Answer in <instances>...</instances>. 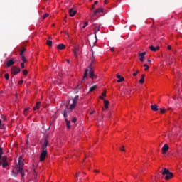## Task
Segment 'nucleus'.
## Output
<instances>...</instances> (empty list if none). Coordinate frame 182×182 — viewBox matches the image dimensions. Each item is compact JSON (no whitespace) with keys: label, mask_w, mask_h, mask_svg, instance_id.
<instances>
[{"label":"nucleus","mask_w":182,"mask_h":182,"mask_svg":"<svg viewBox=\"0 0 182 182\" xmlns=\"http://www.w3.org/2000/svg\"><path fill=\"white\" fill-rule=\"evenodd\" d=\"M23 166H25V164H23V161H22V158H18V173L21 174L22 177H25V173H23Z\"/></svg>","instance_id":"nucleus-1"},{"label":"nucleus","mask_w":182,"mask_h":182,"mask_svg":"<svg viewBox=\"0 0 182 182\" xmlns=\"http://www.w3.org/2000/svg\"><path fill=\"white\" fill-rule=\"evenodd\" d=\"M11 73L12 75H18V73H21V68L16 66H13L11 68Z\"/></svg>","instance_id":"nucleus-2"},{"label":"nucleus","mask_w":182,"mask_h":182,"mask_svg":"<svg viewBox=\"0 0 182 182\" xmlns=\"http://www.w3.org/2000/svg\"><path fill=\"white\" fill-rule=\"evenodd\" d=\"M49 144V141L48 139H45L44 143L42 146V151L48 152V145Z\"/></svg>","instance_id":"nucleus-3"},{"label":"nucleus","mask_w":182,"mask_h":182,"mask_svg":"<svg viewBox=\"0 0 182 182\" xmlns=\"http://www.w3.org/2000/svg\"><path fill=\"white\" fill-rule=\"evenodd\" d=\"M18 174H21L19 172V168L18 166H16L12 170V176H18Z\"/></svg>","instance_id":"nucleus-4"},{"label":"nucleus","mask_w":182,"mask_h":182,"mask_svg":"<svg viewBox=\"0 0 182 182\" xmlns=\"http://www.w3.org/2000/svg\"><path fill=\"white\" fill-rule=\"evenodd\" d=\"M48 152L42 151L40 155V161H43L46 159Z\"/></svg>","instance_id":"nucleus-5"},{"label":"nucleus","mask_w":182,"mask_h":182,"mask_svg":"<svg viewBox=\"0 0 182 182\" xmlns=\"http://www.w3.org/2000/svg\"><path fill=\"white\" fill-rule=\"evenodd\" d=\"M100 31V26H95L94 28V35H95V38L96 39V41H97V32H99Z\"/></svg>","instance_id":"nucleus-6"},{"label":"nucleus","mask_w":182,"mask_h":182,"mask_svg":"<svg viewBox=\"0 0 182 182\" xmlns=\"http://www.w3.org/2000/svg\"><path fill=\"white\" fill-rule=\"evenodd\" d=\"M168 149H169L168 144H165L164 145V146L162 147V153H163V154H166L167 153V151H168Z\"/></svg>","instance_id":"nucleus-7"},{"label":"nucleus","mask_w":182,"mask_h":182,"mask_svg":"<svg viewBox=\"0 0 182 182\" xmlns=\"http://www.w3.org/2000/svg\"><path fill=\"white\" fill-rule=\"evenodd\" d=\"M170 173H171V172H170V171L166 168H163V171H162V176H168L170 175Z\"/></svg>","instance_id":"nucleus-8"},{"label":"nucleus","mask_w":182,"mask_h":182,"mask_svg":"<svg viewBox=\"0 0 182 182\" xmlns=\"http://www.w3.org/2000/svg\"><path fill=\"white\" fill-rule=\"evenodd\" d=\"M146 52L139 53V57L140 58L139 60L141 62H144V56H146Z\"/></svg>","instance_id":"nucleus-9"},{"label":"nucleus","mask_w":182,"mask_h":182,"mask_svg":"<svg viewBox=\"0 0 182 182\" xmlns=\"http://www.w3.org/2000/svg\"><path fill=\"white\" fill-rule=\"evenodd\" d=\"M89 75H90V77L91 79H96V77H97V75H95V73L93 72L92 70H90V72H89Z\"/></svg>","instance_id":"nucleus-10"},{"label":"nucleus","mask_w":182,"mask_h":182,"mask_svg":"<svg viewBox=\"0 0 182 182\" xmlns=\"http://www.w3.org/2000/svg\"><path fill=\"white\" fill-rule=\"evenodd\" d=\"M149 49L151 50V52H157L159 49H160V46L154 47L153 46H149Z\"/></svg>","instance_id":"nucleus-11"},{"label":"nucleus","mask_w":182,"mask_h":182,"mask_svg":"<svg viewBox=\"0 0 182 182\" xmlns=\"http://www.w3.org/2000/svg\"><path fill=\"white\" fill-rule=\"evenodd\" d=\"M6 162H8V158L6 156H2V155H0V163Z\"/></svg>","instance_id":"nucleus-12"},{"label":"nucleus","mask_w":182,"mask_h":182,"mask_svg":"<svg viewBox=\"0 0 182 182\" xmlns=\"http://www.w3.org/2000/svg\"><path fill=\"white\" fill-rule=\"evenodd\" d=\"M117 82L118 83H122V82L124 81V77H122V75L117 74Z\"/></svg>","instance_id":"nucleus-13"},{"label":"nucleus","mask_w":182,"mask_h":182,"mask_svg":"<svg viewBox=\"0 0 182 182\" xmlns=\"http://www.w3.org/2000/svg\"><path fill=\"white\" fill-rule=\"evenodd\" d=\"M87 75H89V70L86 69L85 73H84V76H83L82 82H85V79H87Z\"/></svg>","instance_id":"nucleus-14"},{"label":"nucleus","mask_w":182,"mask_h":182,"mask_svg":"<svg viewBox=\"0 0 182 182\" xmlns=\"http://www.w3.org/2000/svg\"><path fill=\"white\" fill-rule=\"evenodd\" d=\"M7 68H11L13 65H15V61H14V59H11L7 62Z\"/></svg>","instance_id":"nucleus-15"},{"label":"nucleus","mask_w":182,"mask_h":182,"mask_svg":"<svg viewBox=\"0 0 182 182\" xmlns=\"http://www.w3.org/2000/svg\"><path fill=\"white\" fill-rule=\"evenodd\" d=\"M76 10L73 9H69V14H70V16H75V15H76Z\"/></svg>","instance_id":"nucleus-16"},{"label":"nucleus","mask_w":182,"mask_h":182,"mask_svg":"<svg viewBox=\"0 0 182 182\" xmlns=\"http://www.w3.org/2000/svg\"><path fill=\"white\" fill-rule=\"evenodd\" d=\"M100 12H103V8H99L97 10H95L92 15V16H95L97 14H100Z\"/></svg>","instance_id":"nucleus-17"},{"label":"nucleus","mask_w":182,"mask_h":182,"mask_svg":"<svg viewBox=\"0 0 182 182\" xmlns=\"http://www.w3.org/2000/svg\"><path fill=\"white\" fill-rule=\"evenodd\" d=\"M66 48V46H65V44H59L58 46H57V49H58L59 50H63V49H65Z\"/></svg>","instance_id":"nucleus-18"},{"label":"nucleus","mask_w":182,"mask_h":182,"mask_svg":"<svg viewBox=\"0 0 182 182\" xmlns=\"http://www.w3.org/2000/svg\"><path fill=\"white\" fill-rule=\"evenodd\" d=\"M77 52H79V48L75 47L73 49V54H74L75 58H77V56H78Z\"/></svg>","instance_id":"nucleus-19"},{"label":"nucleus","mask_w":182,"mask_h":182,"mask_svg":"<svg viewBox=\"0 0 182 182\" xmlns=\"http://www.w3.org/2000/svg\"><path fill=\"white\" fill-rule=\"evenodd\" d=\"M151 108L153 112H157L159 110V106H157V105H151Z\"/></svg>","instance_id":"nucleus-20"},{"label":"nucleus","mask_w":182,"mask_h":182,"mask_svg":"<svg viewBox=\"0 0 182 182\" xmlns=\"http://www.w3.org/2000/svg\"><path fill=\"white\" fill-rule=\"evenodd\" d=\"M78 100H79V95L75 96L73 100V104L77 105Z\"/></svg>","instance_id":"nucleus-21"},{"label":"nucleus","mask_w":182,"mask_h":182,"mask_svg":"<svg viewBox=\"0 0 182 182\" xmlns=\"http://www.w3.org/2000/svg\"><path fill=\"white\" fill-rule=\"evenodd\" d=\"M171 178H173V173L171 172L169 175H167L165 176V180H170Z\"/></svg>","instance_id":"nucleus-22"},{"label":"nucleus","mask_w":182,"mask_h":182,"mask_svg":"<svg viewBox=\"0 0 182 182\" xmlns=\"http://www.w3.org/2000/svg\"><path fill=\"white\" fill-rule=\"evenodd\" d=\"M41 107V102H37L36 106L33 107V110H36Z\"/></svg>","instance_id":"nucleus-23"},{"label":"nucleus","mask_w":182,"mask_h":182,"mask_svg":"<svg viewBox=\"0 0 182 182\" xmlns=\"http://www.w3.org/2000/svg\"><path fill=\"white\" fill-rule=\"evenodd\" d=\"M104 106L105 109H108L109 107V101L104 100Z\"/></svg>","instance_id":"nucleus-24"},{"label":"nucleus","mask_w":182,"mask_h":182,"mask_svg":"<svg viewBox=\"0 0 182 182\" xmlns=\"http://www.w3.org/2000/svg\"><path fill=\"white\" fill-rule=\"evenodd\" d=\"M65 123L67 129H70V121L68 120V119H65Z\"/></svg>","instance_id":"nucleus-25"},{"label":"nucleus","mask_w":182,"mask_h":182,"mask_svg":"<svg viewBox=\"0 0 182 182\" xmlns=\"http://www.w3.org/2000/svg\"><path fill=\"white\" fill-rule=\"evenodd\" d=\"M96 87H97V86L96 85L92 86L91 87H90L89 92H93L96 89Z\"/></svg>","instance_id":"nucleus-26"},{"label":"nucleus","mask_w":182,"mask_h":182,"mask_svg":"<svg viewBox=\"0 0 182 182\" xmlns=\"http://www.w3.org/2000/svg\"><path fill=\"white\" fill-rule=\"evenodd\" d=\"M63 117H65V119H68V111L66 109L63 111Z\"/></svg>","instance_id":"nucleus-27"},{"label":"nucleus","mask_w":182,"mask_h":182,"mask_svg":"<svg viewBox=\"0 0 182 182\" xmlns=\"http://www.w3.org/2000/svg\"><path fill=\"white\" fill-rule=\"evenodd\" d=\"M1 164H2L3 168H5L8 166V162H1Z\"/></svg>","instance_id":"nucleus-28"},{"label":"nucleus","mask_w":182,"mask_h":182,"mask_svg":"<svg viewBox=\"0 0 182 182\" xmlns=\"http://www.w3.org/2000/svg\"><path fill=\"white\" fill-rule=\"evenodd\" d=\"M76 107V104H71L70 106V110H73L74 108Z\"/></svg>","instance_id":"nucleus-29"},{"label":"nucleus","mask_w":182,"mask_h":182,"mask_svg":"<svg viewBox=\"0 0 182 182\" xmlns=\"http://www.w3.org/2000/svg\"><path fill=\"white\" fill-rule=\"evenodd\" d=\"M46 44L48 45V46H52V41L47 40Z\"/></svg>","instance_id":"nucleus-30"},{"label":"nucleus","mask_w":182,"mask_h":182,"mask_svg":"<svg viewBox=\"0 0 182 182\" xmlns=\"http://www.w3.org/2000/svg\"><path fill=\"white\" fill-rule=\"evenodd\" d=\"M26 52V49L22 48V50L20 52V56L23 55V53Z\"/></svg>","instance_id":"nucleus-31"},{"label":"nucleus","mask_w":182,"mask_h":182,"mask_svg":"<svg viewBox=\"0 0 182 182\" xmlns=\"http://www.w3.org/2000/svg\"><path fill=\"white\" fill-rule=\"evenodd\" d=\"M144 68H145L144 70L147 71L150 69V67L147 64L144 65Z\"/></svg>","instance_id":"nucleus-32"},{"label":"nucleus","mask_w":182,"mask_h":182,"mask_svg":"<svg viewBox=\"0 0 182 182\" xmlns=\"http://www.w3.org/2000/svg\"><path fill=\"white\" fill-rule=\"evenodd\" d=\"M21 57L23 63L26 62V58H25V55H21Z\"/></svg>","instance_id":"nucleus-33"},{"label":"nucleus","mask_w":182,"mask_h":182,"mask_svg":"<svg viewBox=\"0 0 182 182\" xmlns=\"http://www.w3.org/2000/svg\"><path fill=\"white\" fill-rule=\"evenodd\" d=\"M87 25H89V23H88L87 21H85V22L84 23V26H82V29H85V28H86V26H87Z\"/></svg>","instance_id":"nucleus-34"},{"label":"nucleus","mask_w":182,"mask_h":182,"mask_svg":"<svg viewBox=\"0 0 182 182\" xmlns=\"http://www.w3.org/2000/svg\"><path fill=\"white\" fill-rule=\"evenodd\" d=\"M4 77L6 79V80H9V74H5Z\"/></svg>","instance_id":"nucleus-35"},{"label":"nucleus","mask_w":182,"mask_h":182,"mask_svg":"<svg viewBox=\"0 0 182 182\" xmlns=\"http://www.w3.org/2000/svg\"><path fill=\"white\" fill-rule=\"evenodd\" d=\"M90 60H91V63H93V62H95V55H92Z\"/></svg>","instance_id":"nucleus-36"},{"label":"nucleus","mask_w":182,"mask_h":182,"mask_svg":"<svg viewBox=\"0 0 182 182\" xmlns=\"http://www.w3.org/2000/svg\"><path fill=\"white\" fill-rule=\"evenodd\" d=\"M139 83H141V85H143V83H144V78H141L139 80Z\"/></svg>","instance_id":"nucleus-37"},{"label":"nucleus","mask_w":182,"mask_h":182,"mask_svg":"<svg viewBox=\"0 0 182 182\" xmlns=\"http://www.w3.org/2000/svg\"><path fill=\"white\" fill-rule=\"evenodd\" d=\"M29 111V108H25L24 109V114L26 116V112Z\"/></svg>","instance_id":"nucleus-38"},{"label":"nucleus","mask_w":182,"mask_h":182,"mask_svg":"<svg viewBox=\"0 0 182 182\" xmlns=\"http://www.w3.org/2000/svg\"><path fill=\"white\" fill-rule=\"evenodd\" d=\"M21 69H25V63H21Z\"/></svg>","instance_id":"nucleus-39"},{"label":"nucleus","mask_w":182,"mask_h":182,"mask_svg":"<svg viewBox=\"0 0 182 182\" xmlns=\"http://www.w3.org/2000/svg\"><path fill=\"white\" fill-rule=\"evenodd\" d=\"M24 76H26V75H28V70H24L23 72Z\"/></svg>","instance_id":"nucleus-40"},{"label":"nucleus","mask_w":182,"mask_h":182,"mask_svg":"<svg viewBox=\"0 0 182 182\" xmlns=\"http://www.w3.org/2000/svg\"><path fill=\"white\" fill-rule=\"evenodd\" d=\"M48 16H49V14L47 13V14H44L43 18L46 19V18H48Z\"/></svg>","instance_id":"nucleus-41"},{"label":"nucleus","mask_w":182,"mask_h":182,"mask_svg":"<svg viewBox=\"0 0 182 182\" xmlns=\"http://www.w3.org/2000/svg\"><path fill=\"white\" fill-rule=\"evenodd\" d=\"M73 123H75V122H77V119L76 117L73 118L72 119Z\"/></svg>","instance_id":"nucleus-42"},{"label":"nucleus","mask_w":182,"mask_h":182,"mask_svg":"<svg viewBox=\"0 0 182 182\" xmlns=\"http://www.w3.org/2000/svg\"><path fill=\"white\" fill-rule=\"evenodd\" d=\"M159 110L161 111V113H164L166 112V109L162 108H160Z\"/></svg>","instance_id":"nucleus-43"},{"label":"nucleus","mask_w":182,"mask_h":182,"mask_svg":"<svg viewBox=\"0 0 182 182\" xmlns=\"http://www.w3.org/2000/svg\"><path fill=\"white\" fill-rule=\"evenodd\" d=\"M119 150H121V151H126V149H124V146H122V147L120 148Z\"/></svg>","instance_id":"nucleus-44"},{"label":"nucleus","mask_w":182,"mask_h":182,"mask_svg":"<svg viewBox=\"0 0 182 182\" xmlns=\"http://www.w3.org/2000/svg\"><path fill=\"white\" fill-rule=\"evenodd\" d=\"M1 119H3V120H6V117L1 114Z\"/></svg>","instance_id":"nucleus-45"},{"label":"nucleus","mask_w":182,"mask_h":182,"mask_svg":"<svg viewBox=\"0 0 182 182\" xmlns=\"http://www.w3.org/2000/svg\"><path fill=\"white\" fill-rule=\"evenodd\" d=\"M102 95L105 97L106 96V91H104L102 93Z\"/></svg>","instance_id":"nucleus-46"},{"label":"nucleus","mask_w":182,"mask_h":182,"mask_svg":"<svg viewBox=\"0 0 182 182\" xmlns=\"http://www.w3.org/2000/svg\"><path fill=\"white\" fill-rule=\"evenodd\" d=\"M18 85H22V83H23V80H20V81H18Z\"/></svg>","instance_id":"nucleus-47"},{"label":"nucleus","mask_w":182,"mask_h":182,"mask_svg":"<svg viewBox=\"0 0 182 182\" xmlns=\"http://www.w3.org/2000/svg\"><path fill=\"white\" fill-rule=\"evenodd\" d=\"M2 148H0V156H2L3 151H2Z\"/></svg>","instance_id":"nucleus-48"},{"label":"nucleus","mask_w":182,"mask_h":182,"mask_svg":"<svg viewBox=\"0 0 182 182\" xmlns=\"http://www.w3.org/2000/svg\"><path fill=\"white\" fill-rule=\"evenodd\" d=\"M110 50H111V52H114V48H111Z\"/></svg>","instance_id":"nucleus-49"},{"label":"nucleus","mask_w":182,"mask_h":182,"mask_svg":"<svg viewBox=\"0 0 182 182\" xmlns=\"http://www.w3.org/2000/svg\"><path fill=\"white\" fill-rule=\"evenodd\" d=\"M77 89H82V85H77Z\"/></svg>","instance_id":"nucleus-50"},{"label":"nucleus","mask_w":182,"mask_h":182,"mask_svg":"<svg viewBox=\"0 0 182 182\" xmlns=\"http://www.w3.org/2000/svg\"><path fill=\"white\" fill-rule=\"evenodd\" d=\"M145 77H146V75L143 74V75H141V79H144Z\"/></svg>","instance_id":"nucleus-51"},{"label":"nucleus","mask_w":182,"mask_h":182,"mask_svg":"<svg viewBox=\"0 0 182 182\" xmlns=\"http://www.w3.org/2000/svg\"><path fill=\"white\" fill-rule=\"evenodd\" d=\"M168 50H171V46H168Z\"/></svg>","instance_id":"nucleus-52"},{"label":"nucleus","mask_w":182,"mask_h":182,"mask_svg":"<svg viewBox=\"0 0 182 182\" xmlns=\"http://www.w3.org/2000/svg\"><path fill=\"white\" fill-rule=\"evenodd\" d=\"M98 3H99V1H95L94 2V5H97Z\"/></svg>","instance_id":"nucleus-53"},{"label":"nucleus","mask_w":182,"mask_h":182,"mask_svg":"<svg viewBox=\"0 0 182 182\" xmlns=\"http://www.w3.org/2000/svg\"><path fill=\"white\" fill-rule=\"evenodd\" d=\"M75 177H76L77 178H79V174L76 173V174L75 175Z\"/></svg>","instance_id":"nucleus-54"},{"label":"nucleus","mask_w":182,"mask_h":182,"mask_svg":"<svg viewBox=\"0 0 182 182\" xmlns=\"http://www.w3.org/2000/svg\"><path fill=\"white\" fill-rule=\"evenodd\" d=\"M100 99H101L102 100H105V98L102 96H100Z\"/></svg>","instance_id":"nucleus-55"},{"label":"nucleus","mask_w":182,"mask_h":182,"mask_svg":"<svg viewBox=\"0 0 182 182\" xmlns=\"http://www.w3.org/2000/svg\"><path fill=\"white\" fill-rule=\"evenodd\" d=\"M95 52H93V49H92V56H95Z\"/></svg>","instance_id":"nucleus-56"},{"label":"nucleus","mask_w":182,"mask_h":182,"mask_svg":"<svg viewBox=\"0 0 182 182\" xmlns=\"http://www.w3.org/2000/svg\"><path fill=\"white\" fill-rule=\"evenodd\" d=\"M133 76H137V73H134Z\"/></svg>","instance_id":"nucleus-57"},{"label":"nucleus","mask_w":182,"mask_h":182,"mask_svg":"<svg viewBox=\"0 0 182 182\" xmlns=\"http://www.w3.org/2000/svg\"><path fill=\"white\" fill-rule=\"evenodd\" d=\"M92 66H93V63H91L90 64V68H92Z\"/></svg>","instance_id":"nucleus-58"},{"label":"nucleus","mask_w":182,"mask_h":182,"mask_svg":"<svg viewBox=\"0 0 182 182\" xmlns=\"http://www.w3.org/2000/svg\"><path fill=\"white\" fill-rule=\"evenodd\" d=\"M95 173H99V170H94Z\"/></svg>","instance_id":"nucleus-59"},{"label":"nucleus","mask_w":182,"mask_h":182,"mask_svg":"<svg viewBox=\"0 0 182 182\" xmlns=\"http://www.w3.org/2000/svg\"><path fill=\"white\" fill-rule=\"evenodd\" d=\"M2 126V121L0 119V127Z\"/></svg>","instance_id":"nucleus-60"},{"label":"nucleus","mask_w":182,"mask_h":182,"mask_svg":"<svg viewBox=\"0 0 182 182\" xmlns=\"http://www.w3.org/2000/svg\"><path fill=\"white\" fill-rule=\"evenodd\" d=\"M95 113V111H92V112L90 113V115L93 114Z\"/></svg>","instance_id":"nucleus-61"},{"label":"nucleus","mask_w":182,"mask_h":182,"mask_svg":"<svg viewBox=\"0 0 182 182\" xmlns=\"http://www.w3.org/2000/svg\"><path fill=\"white\" fill-rule=\"evenodd\" d=\"M148 63H151V60H148Z\"/></svg>","instance_id":"nucleus-62"},{"label":"nucleus","mask_w":182,"mask_h":182,"mask_svg":"<svg viewBox=\"0 0 182 182\" xmlns=\"http://www.w3.org/2000/svg\"><path fill=\"white\" fill-rule=\"evenodd\" d=\"M136 73H140V71H139V70H137L136 72Z\"/></svg>","instance_id":"nucleus-63"},{"label":"nucleus","mask_w":182,"mask_h":182,"mask_svg":"<svg viewBox=\"0 0 182 182\" xmlns=\"http://www.w3.org/2000/svg\"><path fill=\"white\" fill-rule=\"evenodd\" d=\"M91 9H95V7L92 6Z\"/></svg>","instance_id":"nucleus-64"}]
</instances>
